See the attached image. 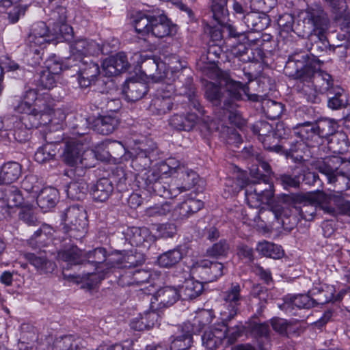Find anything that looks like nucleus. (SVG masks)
<instances>
[{"instance_id": "nucleus-32", "label": "nucleus", "mask_w": 350, "mask_h": 350, "mask_svg": "<svg viewBox=\"0 0 350 350\" xmlns=\"http://www.w3.org/2000/svg\"><path fill=\"white\" fill-rule=\"evenodd\" d=\"M253 132L258 135L259 140L264 144L265 148L279 152L282 147L279 145H275L272 147L267 146L269 142L273 137L271 136L273 133V126L266 121H258L253 126Z\"/></svg>"}, {"instance_id": "nucleus-23", "label": "nucleus", "mask_w": 350, "mask_h": 350, "mask_svg": "<svg viewBox=\"0 0 350 350\" xmlns=\"http://www.w3.org/2000/svg\"><path fill=\"white\" fill-rule=\"evenodd\" d=\"M226 336L224 325H218L206 331L202 336V345L208 350H215Z\"/></svg>"}, {"instance_id": "nucleus-3", "label": "nucleus", "mask_w": 350, "mask_h": 350, "mask_svg": "<svg viewBox=\"0 0 350 350\" xmlns=\"http://www.w3.org/2000/svg\"><path fill=\"white\" fill-rule=\"evenodd\" d=\"M88 265H92L94 271L92 272L83 271L80 276L81 282H85L92 288L104 279L105 274L113 268H116L115 260L106 259L107 252L103 247H97L92 251L85 252Z\"/></svg>"}, {"instance_id": "nucleus-21", "label": "nucleus", "mask_w": 350, "mask_h": 350, "mask_svg": "<svg viewBox=\"0 0 350 350\" xmlns=\"http://www.w3.org/2000/svg\"><path fill=\"white\" fill-rule=\"evenodd\" d=\"M179 293L172 286H164L159 289L150 299L151 308L157 302L159 308L168 307L174 304L179 298Z\"/></svg>"}, {"instance_id": "nucleus-28", "label": "nucleus", "mask_w": 350, "mask_h": 350, "mask_svg": "<svg viewBox=\"0 0 350 350\" xmlns=\"http://www.w3.org/2000/svg\"><path fill=\"white\" fill-rule=\"evenodd\" d=\"M198 117L194 113H175L169 119V124L177 131H190L198 122Z\"/></svg>"}, {"instance_id": "nucleus-33", "label": "nucleus", "mask_w": 350, "mask_h": 350, "mask_svg": "<svg viewBox=\"0 0 350 350\" xmlns=\"http://www.w3.org/2000/svg\"><path fill=\"white\" fill-rule=\"evenodd\" d=\"M186 253V246L180 245L174 250L161 254L158 257L157 262L161 267L165 268L172 267L180 262Z\"/></svg>"}, {"instance_id": "nucleus-47", "label": "nucleus", "mask_w": 350, "mask_h": 350, "mask_svg": "<svg viewBox=\"0 0 350 350\" xmlns=\"http://www.w3.org/2000/svg\"><path fill=\"white\" fill-rule=\"evenodd\" d=\"M203 289L202 282L192 279L187 280L182 286L181 294L184 299H193L198 297Z\"/></svg>"}, {"instance_id": "nucleus-26", "label": "nucleus", "mask_w": 350, "mask_h": 350, "mask_svg": "<svg viewBox=\"0 0 350 350\" xmlns=\"http://www.w3.org/2000/svg\"><path fill=\"white\" fill-rule=\"evenodd\" d=\"M193 332L190 323H185L180 329V334L172 336L170 342L171 350H187L192 344Z\"/></svg>"}, {"instance_id": "nucleus-24", "label": "nucleus", "mask_w": 350, "mask_h": 350, "mask_svg": "<svg viewBox=\"0 0 350 350\" xmlns=\"http://www.w3.org/2000/svg\"><path fill=\"white\" fill-rule=\"evenodd\" d=\"M294 134L308 146H315L319 144V136L314 122H305L294 127Z\"/></svg>"}, {"instance_id": "nucleus-13", "label": "nucleus", "mask_w": 350, "mask_h": 350, "mask_svg": "<svg viewBox=\"0 0 350 350\" xmlns=\"http://www.w3.org/2000/svg\"><path fill=\"white\" fill-rule=\"evenodd\" d=\"M224 265L217 261L203 259L193 265L192 271L206 282L217 280L224 275Z\"/></svg>"}, {"instance_id": "nucleus-15", "label": "nucleus", "mask_w": 350, "mask_h": 350, "mask_svg": "<svg viewBox=\"0 0 350 350\" xmlns=\"http://www.w3.org/2000/svg\"><path fill=\"white\" fill-rule=\"evenodd\" d=\"M72 67L77 68L78 83L82 88L90 86L100 74L98 65L92 60L79 59Z\"/></svg>"}, {"instance_id": "nucleus-42", "label": "nucleus", "mask_w": 350, "mask_h": 350, "mask_svg": "<svg viewBox=\"0 0 350 350\" xmlns=\"http://www.w3.org/2000/svg\"><path fill=\"white\" fill-rule=\"evenodd\" d=\"M154 15H147L142 12H137L132 16V22L136 32L143 36L148 35L150 32L151 23Z\"/></svg>"}, {"instance_id": "nucleus-16", "label": "nucleus", "mask_w": 350, "mask_h": 350, "mask_svg": "<svg viewBox=\"0 0 350 350\" xmlns=\"http://www.w3.org/2000/svg\"><path fill=\"white\" fill-rule=\"evenodd\" d=\"M329 297H311L309 295L300 294L294 296H287L284 298L282 309L291 312L296 307L297 308H310L317 304H325L329 302Z\"/></svg>"}, {"instance_id": "nucleus-48", "label": "nucleus", "mask_w": 350, "mask_h": 350, "mask_svg": "<svg viewBox=\"0 0 350 350\" xmlns=\"http://www.w3.org/2000/svg\"><path fill=\"white\" fill-rule=\"evenodd\" d=\"M319 138L333 135L337 129V122L332 119L322 118L314 122Z\"/></svg>"}, {"instance_id": "nucleus-52", "label": "nucleus", "mask_w": 350, "mask_h": 350, "mask_svg": "<svg viewBox=\"0 0 350 350\" xmlns=\"http://www.w3.org/2000/svg\"><path fill=\"white\" fill-rule=\"evenodd\" d=\"M262 109L267 118L275 120L281 116L284 110V106L281 103L267 100L262 102Z\"/></svg>"}, {"instance_id": "nucleus-34", "label": "nucleus", "mask_w": 350, "mask_h": 350, "mask_svg": "<svg viewBox=\"0 0 350 350\" xmlns=\"http://www.w3.org/2000/svg\"><path fill=\"white\" fill-rule=\"evenodd\" d=\"M148 92L146 83L135 80H129L124 87L123 92L127 100L135 102L142 98Z\"/></svg>"}, {"instance_id": "nucleus-44", "label": "nucleus", "mask_w": 350, "mask_h": 350, "mask_svg": "<svg viewBox=\"0 0 350 350\" xmlns=\"http://www.w3.org/2000/svg\"><path fill=\"white\" fill-rule=\"evenodd\" d=\"M145 262V258L142 253L130 251L124 255L121 259L115 260L116 268L133 267L142 265Z\"/></svg>"}, {"instance_id": "nucleus-49", "label": "nucleus", "mask_w": 350, "mask_h": 350, "mask_svg": "<svg viewBox=\"0 0 350 350\" xmlns=\"http://www.w3.org/2000/svg\"><path fill=\"white\" fill-rule=\"evenodd\" d=\"M56 153L57 148L55 144H44L37 150L34 158L38 163H43L53 160Z\"/></svg>"}, {"instance_id": "nucleus-63", "label": "nucleus", "mask_w": 350, "mask_h": 350, "mask_svg": "<svg viewBox=\"0 0 350 350\" xmlns=\"http://www.w3.org/2000/svg\"><path fill=\"white\" fill-rule=\"evenodd\" d=\"M230 247L226 240H220L206 251L207 255L212 257L225 256L228 253Z\"/></svg>"}, {"instance_id": "nucleus-17", "label": "nucleus", "mask_w": 350, "mask_h": 350, "mask_svg": "<svg viewBox=\"0 0 350 350\" xmlns=\"http://www.w3.org/2000/svg\"><path fill=\"white\" fill-rule=\"evenodd\" d=\"M314 165L316 170L327 177L328 183H332L334 177L340 172L342 159L338 156L328 157L317 161Z\"/></svg>"}, {"instance_id": "nucleus-45", "label": "nucleus", "mask_w": 350, "mask_h": 350, "mask_svg": "<svg viewBox=\"0 0 350 350\" xmlns=\"http://www.w3.org/2000/svg\"><path fill=\"white\" fill-rule=\"evenodd\" d=\"M56 115L59 116L60 121H63L65 118V115L60 110L54 111L52 108L51 118L53 121L50 122V124L56 126V131L55 133H52L51 131L46 133L44 138L46 142V144H55L57 147V144L60 142L62 140V132L59 131V129H61L59 123L58 122H55L53 118V116ZM48 124H49V122Z\"/></svg>"}, {"instance_id": "nucleus-8", "label": "nucleus", "mask_w": 350, "mask_h": 350, "mask_svg": "<svg viewBox=\"0 0 350 350\" xmlns=\"http://www.w3.org/2000/svg\"><path fill=\"white\" fill-rule=\"evenodd\" d=\"M65 39L58 33L56 28L49 30L45 23L40 21L34 23L27 38V44L35 53H40V49L46 42H62Z\"/></svg>"}, {"instance_id": "nucleus-11", "label": "nucleus", "mask_w": 350, "mask_h": 350, "mask_svg": "<svg viewBox=\"0 0 350 350\" xmlns=\"http://www.w3.org/2000/svg\"><path fill=\"white\" fill-rule=\"evenodd\" d=\"M142 68L145 75L150 77L154 82H164L170 84L173 79V74L169 77V72L166 70V62H162L159 58L152 56L143 62Z\"/></svg>"}, {"instance_id": "nucleus-61", "label": "nucleus", "mask_w": 350, "mask_h": 350, "mask_svg": "<svg viewBox=\"0 0 350 350\" xmlns=\"http://www.w3.org/2000/svg\"><path fill=\"white\" fill-rule=\"evenodd\" d=\"M19 219L28 226H37L38 220L31 205H26L21 208Z\"/></svg>"}, {"instance_id": "nucleus-7", "label": "nucleus", "mask_w": 350, "mask_h": 350, "mask_svg": "<svg viewBox=\"0 0 350 350\" xmlns=\"http://www.w3.org/2000/svg\"><path fill=\"white\" fill-rule=\"evenodd\" d=\"M64 228L70 237L80 239L87 231V219L84 210L78 206L68 208L62 215Z\"/></svg>"}, {"instance_id": "nucleus-38", "label": "nucleus", "mask_w": 350, "mask_h": 350, "mask_svg": "<svg viewBox=\"0 0 350 350\" xmlns=\"http://www.w3.org/2000/svg\"><path fill=\"white\" fill-rule=\"evenodd\" d=\"M113 190L111 181L106 178L99 179L92 187L91 192L95 201L105 202L111 196Z\"/></svg>"}, {"instance_id": "nucleus-9", "label": "nucleus", "mask_w": 350, "mask_h": 350, "mask_svg": "<svg viewBox=\"0 0 350 350\" xmlns=\"http://www.w3.org/2000/svg\"><path fill=\"white\" fill-rule=\"evenodd\" d=\"M241 288L238 283H232L230 288L221 294L223 309L221 314L222 321L226 322L231 321L237 314L243 299L241 295Z\"/></svg>"}, {"instance_id": "nucleus-58", "label": "nucleus", "mask_w": 350, "mask_h": 350, "mask_svg": "<svg viewBox=\"0 0 350 350\" xmlns=\"http://www.w3.org/2000/svg\"><path fill=\"white\" fill-rule=\"evenodd\" d=\"M247 178L245 174L241 173L236 178V180L228 178L226 180L225 185L227 191L230 194L238 193L243 187H246Z\"/></svg>"}, {"instance_id": "nucleus-5", "label": "nucleus", "mask_w": 350, "mask_h": 350, "mask_svg": "<svg viewBox=\"0 0 350 350\" xmlns=\"http://www.w3.org/2000/svg\"><path fill=\"white\" fill-rule=\"evenodd\" d=\"M226 91L230 97L229 100H224V113L222 117L219 118L224 120L225 116H228L229 121L234 124H239L240 115L234 111L235 105L233 100H239L242 98L243 94L246 95L248 99L253 101L258 100V96L257 94L250 95L249 88L247 85H243L241 83L235 81L234 80H228L226 82Z\"/></svg>"}, {"instance_id": "nucleus-39", "label": "nucleus", "mask_w": 350, "mask_h": 350, "mask_svg": "<svg viewBox=\"0 0 350 350\" xmlns=\"http://www.w3.org/2000/svg\"><path fill=\"white\" fill-rule=\"evenodd\" d=\"M26 258L40 274L52 273L55 270V264L42 254L29 253L26 254Z\"/></svg>"}, {"instance_id": "nucleus-36", "label": "nucleus", "mask_w": 350, "mask_h": 350, "mask_svg": "<svg viewBox=\"0 0 350 350\" xmlns=\"http://www.w3.org/2000/svg\"><path fill=\"white\" fill-rule=\"evenodd\" d=\"M21 175V165L17 162H8L0 170V185L11 184L18 179Z\"/></svg>"}, {"instance_id": "nucleus-55", "label": "nucleus", "mask_w": 350, "mask_h": 350, "mask_svg": "<svg viewBox=\"0 0 350 350\" xmlns=\"http://www.w3.org/2000/svg\"><path fill=\"white\" fill-rule=\"evenodd\" d=\"M87 184L83 181L71 182L67 187V194L73 200H80L86 193Z\"/></svg>"}, {"instance_id": "nucleus-12", "label": "nucleus", "mask_w": 350, "mask_h": 350, "mask_svg": "<svg viewBox=\"0 0 350 350\" xmlns=\"http://www.w3.org/2000/svg\"><path fill=\"white\" fill-rule=\"evenodd\" d=\"M338 191L326 193L324 191L308 192L305 193L304 199L316 204L325 214L336 217Z\"/></svg>"}, {"instance_id": "nucleus-46", "label": "nucleus", "mask_w": 350, "mask_h": 350, "mask_svg": "<svg viewBox=\"0 0 350 350\" xmlns=\"http://www.w3.org/2000/svg\"><path fill=\"white\" fill-rule=\"evenodd\" d=\"M256 250L262 255L273 259H279L284 255V251L280 245L267 241L258 243Z\"/></svg>"}, {"instance_id": "nucleus-6", "label": "nucleus", "mask_w": 350, "mask_h": 350, "mask_svg": "<svg viewBox=\"0 0 350 350\" xmlns=\"http://www.w3.org/2000/svg\"><path fill=\"white\" fill-rule=\"evenodd\" d=\"M303 23L309 26V31L306 32L309 37L314 35L321 42L326 40L325 33L329 27V20L321 7L316 5L308 8L306 10Z\"/></svg>"}, {"instance_id": "nucleus-57", "label": "nucleus", "mask_w": 350, "mask_h": 350, "mask_svg": "<svg viewBox=\"0 0 350 350\" xmlns=\"http://www.w3.org/2000/svg\"><path fill=\"white\" fill-rule=\"evenodd\" d=\"M172 211V206L169 202L156 204L148 207L145 210V214L151 217H163L168 215Z\"/></svg>"}, {"instance_id": "nucleus-29", "label": "nucleus", "mask_w": 350, "mask_h": 350, "mask_svg": "<svg viewBox=\"0 0 350 350\" xmlns=\"http://www.w3.org/2000/svg\"><path fill=\"white\" fill-rule=\"evenodd\" d=\"M57 258L72 266L83 264L86 261V254L76 245H70L58 252Z\"/></svg>"}, {"instance_id": "nucleus-35", "label": "nucleus", "mask_w": 350, "mask_h": 350, "mask_svg": "<svg viewBox=\"0 0 350 350\" xmlns=\"http://www.w3.org/2000/svg\"><path fill=\"white\" fill-rule=\"evenodd\" d=\"M58 191L51 187L41 190L37 197V204L44 212L53 208L58 201Z\"/></svg>"}, {"instance_id": "nucleus-31", "label": "nucleus", "mask_w": 350, "mask_h": 350, "mask_svg": "<svg viewBox=\"0 0 350 350\" xmlns=\"http://www.w3.org/2000/svg\"><path fill=\"white\" fill-rule=\"evenodd\" d=\"M120 120L116 113L100 116L95 121V130L102 135L112 133L119 126Z\"/></svg>"}, {"instance_id": "nucleus-10", "label": "nucleus", "mask_w": 350, "mask_h": 350, "mask_svg": "<svg viewBox=\"0 0 350 350\" xmlns=\"http://www.w3.org/2000/svg\"><path fill=\"white\" fill-rule=\"evenodd\" d=\"M250 174L253 180L249 181L246 187L252 189V191L256 194L262 196V199L265 200L266 204H271L273 195V185L269 181V178L266 174L260 173L258 167H252L250 169Z\"/></svg>"}, {"instance_id": "nucleus-51", "label": "nucleus", "mask_w": 350, "mask_h": 350, "mask_svg": "<svg viewBox=\"0 0 350 350\" xmlns=\"http://www.w3.org/2000/svg\"><path fill=\"white\" fill-rule=\"evenodd\" d=\"M304 196L305 193L297 196V200L303 203V205L299 208V215L304 219L311 221L313 219L319 207L310 201L304 199Z\"/></svg>"}, {"instance_id": "nucleus-2", "label": "nucleus", "mask_w": 350, "mask_h": 350, "mask_svg": "<svg viewBox=\"0 0 350 350\" xmlns=\"http://www.w3.org/2000/svg\"><path fill=\"white\" fill-rule=\"evenodd\" d=\"M321 64L319 59H309L304 53L293 54L287 62L286 68H295L299 93L308 102L317 103L318 94L327 93L335 87L332 76L320 69Z\"/></svg>"}, {"instance_id": "nucleus-59", "label": "nucleus", "mask_w": 350, "mask_h": 350, "mask_svg": "<svg viewBox=\"0 0 350 350\" xmlns=\"http://www.w3.org/2000/svg\"><path fill=\"white\" fill-rule=\"evenodd\" d=\"M5 198L9 208L21 206L23 202V198L21 191L14 187H12L5 191Z\"/></svg>"}, {"instance_id": "nucleus-22", "label": "nucleus", "mask_w": 350, "mask_h": 350, "mask_svg": "<svg viewBox=\"0 0 350 350\" xmlns=\"http://www.w3.org/2000/svg\"><path fill=\"white\" fill-rule=\"evenodd\" d=\"M265 11H250L243 17V23L249 31H261L269 27L271 20Z\"/></svg>"}, {"instance_id": "nucleus-20", "label": "nucleus", "mask_w": 350, "mask_h": 350, "mask_svg": "<svg viewBox=\"0 0 350 350\" xmlns=\"http://www.w3.org/2000/svg\"><path fill=\"white\" fill-rule=\"evenodd\" d=\"M167 88V93L165 95L158 93L152 98L148 106V110L152 114L161 116L172 109L173 102L171 95L174 91V88L172 85H170Z\"/></svg>"}, {"instance_id": "nucleus-43", "label": "nucleus", "mask_w": 350, "mask_h": 350, "mask_svg": "<svg viewBox=\"0 0 350 350\" xmlns=\"http://www.w3.org/2000/svg\"><path fill=\"white\" fill-rule=\"evenodd\" d=\"M327 105L332 109H338L347 105L348 100L344 90L338 86L332 88L327 93Z\"/></svg>"}, {"instance_id": "nucleus-64", "label": "nucleus", "mask_w": 350, "mask_h": 350, "mask_svg": "<svg viewBox=\"0 0 350 350\" xmlns=\"http://www.w3.org/2000/svg\"><path fill=\"white\" fill-rule=\"evenodd\" d=\"M150 152L147 150H139L135 159L132 160V165L136 167H138V170H141V169H144L146 167H148L150 164L151 159Z\"/></svg>"}, {"instance_id": "nucleus-19", "label": "nucleus", "mask_w": 350, "mask_h": 350, "mask_svg": "<svg viewBox=\"0 0 350 350\" xmlns=\"http://www.w3.org/2000/svg\"><path fill=\"white\" fill-rule=\"evenodd\" d=\"M175 159H170L167 162L161 163L159 167H153L148 170L141 169L142 174L140 178L144 183V187L146 190L149 189V186L152 185L154 182L159 179H163V174L167 173V170L170 172V169L176 170V167L172 166Z\"/></svg>"}, {"instance_id": "nucleus-54", "label": "nucleus", "mask_w": 350, "mask_h": 350, "mask_svg": "<svg viewBox=\"0 0 350 350\" xmlns=\"http://www.w3.org/2000/svg\"><path fill=\"white\" fill-rule=\"evenodd\" d=\"M77 349L78 342L71 335L57 338L52 347V350H77Z\"/></svg>"}, {"instance_id": "nucleus-41", "label": "nucleus", "mask_w": 350, "mask_h": 350, "mask_svg": "<svg viewBox=\"0 0 350 350\" xmlns=\"http://www.w3.org/2000/svg\"><path fill=\"white\" fill-rule=\"evenodd\" d=\"M211 12L214 20L221 26L228 25L229 12L227 9V0H212Z\"/></svg>"}, {"instance_id": "nucleus-1", "label": "nucleus", "mask_w": 350, "mask_h": 350, "mask_svg": "<svg viewBox=\"0 0 350 350\" xmlns=\"http://www.w3.org/2000/svg\"><path fill=\"white\" fill-rule=\"evenodd\" d=\"M36 95L34 90H27L23 100L15 106V110L23 115L21 118L12 116L8 119L6 126L9 131H3L1 135L3 143H24L28 140L29 130L45 126L53 121L52 108L46 100L38 98Z\"/></svg>"}, {"instance_id": "nucleus-37", "label": "nucleus", "mask_w": 350, "mask_h": 350, "mask_svg": "<svg viewBox=\"0 0 350 350\" xmlns=\"http://www.w3.org/2000/svg\"><path fill=\"white\" fill-rule=\"evenodd\" d=\"M174 167H176V170L170 169V174H173L177 172L178 174H181V178L183 179V183L181 186H177L175 185V189L180 190V193L189 190L192 186L196 184V180L197 179V174L193 171H188L183 166H180L179 162L175 160Z\"/></svg>"}, {"instance_id": "nucleus-50", "label": "nucleus", "mask_w": 350, "mask_h": 350, "mask_svg": "<svg viewBox=\"0 0 350 350\" xmlns=\"http://www.w3.org/2000/svg\"><path fill=\"white\" fill-rule=\"evenodd\" d=\"M205 97L213 105H220L224 98L221 87L212 82L207 83L205 86Z\"/></svg>"}, {"instance_id": "nucleus-27", "label": "nucleus", "mask_w": 350, "mask_h": 350, "mask_svg": "<svg viewBox=\"0 0 350 350\" xmlns=\"http://www.w3.org/2000/svg\"><path fill=\"white\" fill-rule=\"evenodd\" d=\"M203 202L199 200L189 199L178 204L172 211L174 220L179 221L188 218L191 215L200 211Z\"/></svg>"}, {"instance_id": "nucleus-53", "label": "nucleus", "mask_w": 350, "mask_h": 350, "mask_svg": "<svg viewBox=\"0 0 350 350\" xmlns=\"http://www.w3.org/2000/svg\"><path fill=\"white\" fill-rule=\"evenodd\" d=\"M185 90L181 92L180 94L186 95L189 103V106L198 111L200 113L203 114L204 110L196 95L191 78H187V86L185 88Z\"/></svg>"}, {"instance_id": "nucleus-25", "label": "nucleus", "mask_w": 350, "mask_h": 350, "mask_svg": "<svg viewBox=\"0 0 350 350\" xmlns=\"http://www.w3.org/2000/svg\"><path fill=\"white\" fill-rule=\"evenodd\" d=\"M173 31H174V27L163 12L159 10L152 18L150 33L157 38H163L172 34Z\"/></svg>"}, {"instance_id": "nucleus-30", "label": "nucleus", "mask_w": 350, "mask_h": 350, "mask_svg": "<svg viewBox=\"0 0 350 350\" xmlns=\"http://www.w3.org/2000/svg\"><path fill=\"white\" fill-rule=\"evenodd\" d=\"M53 22V27L56 28L58 33L60 34L65 40H67L70 33L72 32V27L66 23L67 10L65 7H57L51 14Z\"/></svg>"}, {"instance_id": "nucleus-40", "label": "nucleus", "mask_w": 350, "mask_h": 350, "mask_svg": "<svg viewBox=\"0 0 350 350\" xmlns=\"http://www.w3.org/2000/svg\"><path fill=\"white\" fill-rule=\"evenodd\" d=\"M163 179H159L152 185L149 186L147 190L150 194H154L165 198H173L180 193V190L175 189V184L166 186L163 182Z\"/></svg>"}, {"instance_id": "nucleus-18", "label": "nucleus", "mask_w": 350, "mask_h": 350, "mask_svg": "<svg viewBox=\"0 0 350 350\" xmlns=\"http://www.w3.org/2000/svg\"><path fill=\"white\" fill-rule=\"evenodd\" d=\"M129 62L124 53H118L115 56L105 59L102 64L103 72L105 77L116 76L125 71Z\"/></svg>"}, {"instance_id": "nucleus-4", "label": "nucleus", "mask_w": 350, "mask_h": 350, "mask_svg": "<svg viewBox=\"0 0 350 350\" xmlns=\"http://www.w3.org/2000/svg\"><path fill=\"white\" fill-rule=\"evenodd\" d=\"M63 161L71 167L81 164V167H94L96 154L92 150H85L81 140L71 139L66 142L62 153Z\"/></svg>"}, {"instance_id": "nucleus-60", "label": "nucleus", "mask_w": 350, "mask_h": 350, "mask_svg": "<svg viewBox=\"0 0 350 350\" xmlns=\"http://www.w3.org/2000/svg\"><path fill=\"white\" fill-rule=\"evenodd\" d=\"M165 60L167 61L166 70L169 72V77H171V73L173 74V79L170 82V84H167L170 85L175 80L176 74L183 70L185 66L183 65L180 58L174 55L167 57Z\"/></svg>"}, {"instance_id": "nucleus-56", "label": "nucleus", "mask_w": 350, "mask_h": 350, "mask_svg": "<svg viewBox=\"0 0 350 350\" xmlns=\"http://www.w3.org/2000/svg\"><path fill=\"white\" fill-rule=\"evenodd\" d=\"M348 142L343 133H338L332 136L329 142V148L334 153L343 154L348 150Z\"/></svg>"}, {"instance_id": "nucleus-62", "label": "nucleus", "mask_w": 350, "mask_h": 350, "mask_svg": "<svg viewBox=\"0 0 350 350\" xmlns=\"http://www.w3.org/2000/svg\"><path fill=\"white\" fill-rule=\"evenodd\" d=\"M232 10L234 14L239 18L243 21L245 14L254 10L252 3L246 2L245 0H234L232 3Z\"/></svg>"}, {"instance_id": "nucleus-14", "label": "nucleus", "mask_w": 350, "mask_h": 350, "mask_svg": "<svg viewBox=\"0 0 350 350\" xmlns=\"http://www.w3.org/2000/svg\"><path fill=\"white\" fill-rule=\"evenodd\" d=\"M71 56L68 59L66 66L72 68V62L83 59V56L94 55L100 51L99 45L92 40L78 39L73 42L70 46Z\"/></svg>"}]
</instances>
